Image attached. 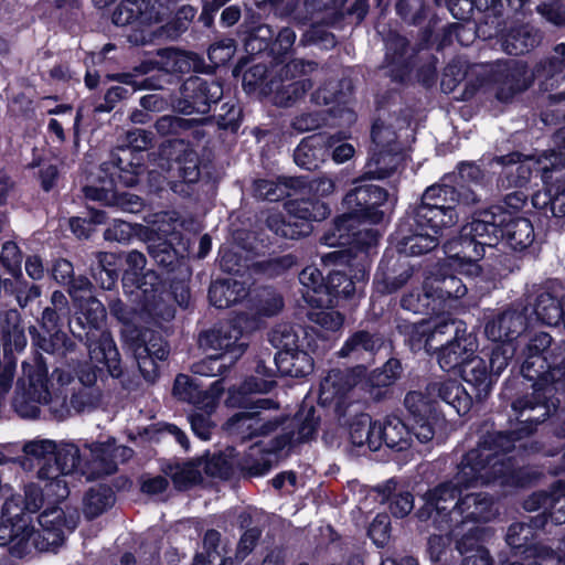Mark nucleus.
Wrapping results in <instances>:
<instances>
[{"instance_id": "f3484780", "label": "nucleus", "mask_w": 565, "mask_h": 565, "mask_svg": "<svg viewBox=\"0 0 565 565\" xmlns=\"http://www.w3.org/2000/svg\"><path fill=\"white\" fill-rule=\"evenodd\" d=\"M173 7V0H156L152 4L148 0H122L111 19L119 26L135 24L143 28L166 21L171 15Z\"/></svg>"}, {"instance_id": "49530a36", "label": "nucleus", "mask_w": 565, "mask_h": 565, "mask_svg": "<svg viewBox=\"0 0 565 565\" xmlns=\"http://www.w3.org/2000/svg\"><path fill=\"white\" fill-rule=\"evenodd\" d=\"M376 433L380 435V446L385 443L388 448L402 451L412 444L411 429L396 416L386 417L383 424L377 423Z\"/></svg>"}, {"instance_id": "13d9d810", "label": "nucleus", "mask_w": 565, "mask_h": 565, "mask_svg": "<svg viewBox=\"0 0 565 565\" xmlns=\"http://www.w3.org/2000/svg\"><path fill=\"white\" fill-rule=\"evenodd\" d=\"M102 399V392L96 386H77L70 388V396L65 395L63 403L65 404V413H82L96 408Z\"/></svg>"}, {"instance_id": "a19ab883", "label": "nucleus", "mask_w": 565, "mask_h": 565, "mask_svg": "<svg viewBox=\"0 0 565 565\" xmlns=\"http://www.w3.org/2000/svg\"><path fill=\"white\" fill-rule=\"evenodd\" d=\"M462 379L472 386L476 399H484L492 388V374L488 371L486 361L475 353L461 369Z\"/></svg>"}, {"instance_id": "e433bc0d", "label": "nucleus", "mask_w": 565, "mask_h": 565, "mask_svg": "<svg viewBox=\"0 0 565 565\" xmlns=\"http://www.w3.org/2000/svg\"><path fill=\"white\" fill-rule=\"evenodd\" d=\"M345 3L347 0H303V20L333 26L344 18Z\"/></svg>"}, {"instance_id": "393cba45", "label": "nucleus", "mask_w": 565, "mask_h": 565, "mask_svg": "<svg viewBox=\"0 0 565 565\" xmlns=\"http://www.w3.org/2000/svg\"><path fill=\"white\" fill-rule=\"evenodd\" d=\"M415 228L401 226L397 232L396 249L406 256H419L433 250L443 236L444 228H431L429 225L423 227L414 221Z\"/></svg>"}, {"instance_id": "4468645a", "label": "nucleus", "mask_w": 565, "mask_h": 565, "mask_svg": "<svg viewBox=\"0 0 565 565\" xmlns=\"http://www.w3.org/2000/svg\"><path fill=\"white\" fill-rule=\"evenodd\" d=\"M317 70L311 61L292 60L285 65L277 66L271 78L266 82L264 92L275 95V103L287 105L301 97L312 87L311 79L305 78Z\"/></svg>"}, {"instance_id": "7ed1b4c3", "label": "nucleus", "mask_w": 565, "mask_h": 565, "mask_svg": "<svg viewBox=\"0 0 565 565\" xmlns=\"http://www.w3.org/2000/svg\"><path fill=\"white\" fill-rule=\"evenodd\" d=\"M3 523L0 525V546L7 547L12 557L21 558L33 550L43 552L61 545L66 532L77 525V514L72 513L62 520V512L47 510L39 515L40 530L31 525L29 518L21 512L19 499L7 500L2 508Z\"/></svg>"}, {"instance_id": "aec40b11", "label": "nucleus", "mask_w": 565, "mask_h": 565, "mask_svg": "<svg viewBox=\"0 0 565 565\" xmlns=\"http://www.w3.org/2000/svg\"><path fill=\"white\" fill-rule=\"evenodd\" d=\"M200 348L204 351L220 352L216 355L235 363L245 352L247 343L243 341L241 328L234 322L222 323L202 332L199 337Z\"/></svg>"}, {"instance_id": "423d86ee", "label": "nucleus", "mask_w": 565, "mask_h": 565, "mask_svg": "<svg viewBox=\"0 0 565 565\" xmlns=\"http://www.w3.org/2000/svg\"><path fill=\"white\" fill-rule=\"evenodd\" d=\"M126 265L122 275L124 290L137 303L136 310L141 318L153 321L172 319L174 309L168 301L169 294L160 277L153 270L142 274L147 265L146 256L132 249L126 255Z\"/></svg>"}, {"instance_id": "603ef678", "label": "nucleus", "mask_w": 565, "mask_h": 565, "mask_svg": "<svg viewBox=\"0 0 565 565\" xmlns=\"http://www.w3.org/2000/svg\"><path fill=\"white\" fill-rule=\"evenodd\" d=\"M299 281L306 289L303 298L309 305L322 307L331 302V299H324L327 297V282H324L323 276L317 267L308 266L302 269L299 274Z\"/></svg>"}, {"instance_id": "9d476101", "label": "nucleus", "mask_w": 565, "mask_h": 565, "mask_svg": "<svg viewBox=\"0 0 565 565\" xmlns=\"http://www.w3.org/2000/svg\"><path fill=\"white\" fill-rule=\"evenodd\" d=\"M286 215L281 212H270L266 218L267 228L276 236L298 239L311 232L312 221L324 220L330 210L319 200L296 199L285 203Z\"/></svg>"}, {"instance_id": "a878e982", "label": "nucleus", "mask_w": 565, "mask_h": 565, "mask_svg": "<svg viewBox=\"0 0 565 565\" xmlns=\"http://www.w3.org/2000/svg\"><path fill=\"white\" fill-rule=\"evenodd\" d=\"M83 191L87 199L99 201L108 206H117L124 212L138 213L143 206V202L138 195L118 193L114 185V179L107 175H99L97 184L86 185Z\"/></svg>"}, {"instance_id": "c9c22d12", "label": "nucleus", "mask_w": 565, "mask_h": 565, "mask_svg": "<svg viewBox=\"0 0 565 565\" xmlns=\"http://www.w3.org/2000/svg\"><path fill=\"white\" fill-rule=\"evenodd\" d=\"M328 157L327 135L317 134L303 138L294 151L297 166L306 170H316Z\"/></svg>"}, {"instance_id": "0e129e2a", "label": "nucleus", "mask_w": 565, "mask_h": 565, "mask_svg": "<svg viewBox=\"0 0 565 565\" xmlns=\"http://www.w3.org/2000/svg\"><path fill=\"white\" fill-rule=\"evenodd\" d=\"M544 523L545 519L536 518L531 523L519 522L511 524L505 535L508 545L513 550L524 548L526 551L531 548L534 546L535 530L542 527Z\"/></svg>"}, {"instance_id": "b1692460", "label": "nucleus", "mask_w": 565, "mask_h": 565, "mask_svg": "<svg viewBox=\"0 0 565 565\" xmlns=\"http://www.w3.org/2000/svg\"><path fill=\"white\" fill-rule=\"evenodd\" d=\"M493 81L495 97L501 102H509L531 84L525 65L516 61L499 63L493 71Z\"/></svg>"}, {"instance_id": "680f3d73", "label": "nucleus", "mask_w": 565, "mask_h": 565, "mask_svg": "<svg viewBox=\"0 0 565 565\" xmlns=\"http://www.w3.org/2000/svg\"><path fill=\"white\" fill-rule=\"evenodd\" d=\"M377 491L382 495V501L388 502V509L396 518L406 516L414 508L413 495L407 491L396 492L394 480H388L383 486H379Z\"/></svg>"}, {"instance_id": "2eb2a0df", "label": "nucleus", "mask_w": 565, "mask_h": 565, "mask_svg": "<svg viewBox=\"0 0 565 565\" xmlns=\"http://www.w3.org/2000/svg\"><path fill=\"white\" fill-rule=\"evenodd\" d=\"M277 407L278 404L270 398H258L248 411L232 416L226 423V429L230 435L242 440L265 436L280 424L277 417L266 415L265 411Z\"/></svg>"}, {"instance_id": "6ab92c4d", "label": "nucleus", "mask_w": 565, "mask_h": 565, "mask_svg": "<svg viewBox=\"0 0 565 565\" xmlns=\"http://www.w3.org/2000/svg\"><path fill=\"white\" fill-rule=\"evenodd\" d=\"M363 383L360 376L350 370H331L320 384L319 401L323 405L334 404L340 417L348 414L351 403L347 399L359 397L358 390Z\"/></svg>"}, {"instance_id": "6e6d98bb", "label": "nucleus", "mask_w": 565, "mask_h": 565, "mask_svg": "<svg viewBox=\"0 0 565 565\" xmlns=\"http://www.w3.org/2000/svg\"><path fill=\"white\" fill-rule=\"evenodd\" d=\"M428 280V290H433L435 299L440 308L445 307L448 299H459L467 294V286L454 275L448 276H430Z\"/></svg>"}, {"instance_id": "58836bf2", "label": "nucleus", "mask_w": 565, "mask_h": 565, "mask_svg": "<svg viewBox=\"0 0 565 565\" xmlns=\"http://www.w3.org/2000/svg\"><path fill=\"white\" fill-rule=\"evenodd\" d=\"M248 291L249 286L246 281L231 277L212 282L209 289V298L214 307L227 308L245 299Z\"/></svg>"}, {"instance_id": "9b49d317", "label": "nucleus", "mask_w": 565, "mask_h": 565, "mask_svg": "<svg viewBox=\"0 0 565 565\" xmlns=\"http://www.w3.org/2000/svg\"><path fill=\"white\" fill-rule=\"evenodd\" d=\"M51 401L47 367L41 355L22 363V376L17 382L13 407L23 418H35L40 414V404Z\"/></svg>"}, {"instance_id": "37998d69", "label": "nucleus", "mask_w": 565, "mask_h": 565, "mask_svg": "<svg viewBox=\"0 0 565 565\" xmlns=\"http://www.w3.org/2000/svg\"><path fill=\"white\" fill-rule=\"evenodd\" d=\"M0 341L3 342L4 352H19L26 345L20 315L15 309H0Z\"/></svg>"}, {"instance_id": "5701e85b", "label": "nucleus", "mask_w": 565, "mask_h": 565, "mask_svg": "<svg viewBox=\"0 0 565 565\" xmlns=\"http://www.w3.org/2000/svg\"><path fill=\"white\" fill-rule=\"evenodd\" d=\"M469 488H460L459 497L450 511V520L458 525L488 522L493 516L492 498L484 492L463 493Z\"/></svg>"}, {"instance_id": "864d4df0", "label": "nucleus", "mask_w": 565, "mask_h": 565, "mask_svg": "<svg viewBox=\"0 0 565 565\" xmlns=\"http://www.w3.org/2000/svg\"><path fill=\"white\" fill-rule=\"evenodd\" d=\"M376 431L377 423H373L367 414L360 413L350 424V440L354 446H366L370 450L375 451L380 448V435Z\"/></svg>"}, {"instance_id": "f704fd0d", "label": "nucleus", "mask_w": 565, "mask_h": 565, "mask_svg": "<svg viewBox=\"0 0 565 565\" xmlns=\"http://www.w3.org/2000/svg\"><path fill=\"white\" fill-rule=\"evenodd\" d=\"M426 393L425 397L430 405L439 398L452 407L458 415H466L472 405V397L457 381L430 383L426 387Z\"/></svg>"}, {"instance_id": "cd10ccee", "label": "nucleus", "mask_w": 565, "mask_h": 565, "mask_svg": "<svg viewBox=\"0 0 565 565\" xmlns=\"http://www.w3.org/2000/svg\"><path fill=\"white\" fill-rule=\"evenodd\" d=\"M405 406L413 415L411 434L419 443H428L434 438L437 416L433 405L420 392H409L405 396Z\"/></svg>"}, {"instance_id": "f8f14e48", "label": "nucleus", "mask_w": 565, "mask_h": 565, "mask_svg": "<svg viewBox=\"0 0 565 565\" xmlns=\"http://www.w3.org/2000/svg\"><path fill=\"white\" fill-rule=\"evenodd\" d=\"M159 60H147L135 66L130 72L117 73L111 79L131 86L132 93L145 89H160L162 84L156 76H148L154 70L166 73L185 72L190 68L189 55L173 47L158 51Z\"/></svg>"}, {"instance_id": "4be33fe9", "label": "nucleus", "mask_w": 565, "mask_h": 565, "mask_svg": "<svg viewBox=\"0 0 565 565\" xmlns=\"http://www.w3.org/2000/svg\"><path fill=\"white\" fill-rule=\"evenodd\" d=\"M509 213L495 207L476 214L472 221L461 227L457 242L472 241L483 247H493L500 239L502 224L508 220Z\"/></svg>"}, {"instance_id": "412c9836", "label": "nucleus", "mask_w": 565, "mask_h": 565, "mask_svg": "<svg viewBox=\"0 0 565 565\" xmlns=\"http://www.w3.org/2000/svg\"><path fill=\"white\" fill-rule=\"evenodd\" d=\"M398 330L401 333L407 335L409 340L413 342V345H417L430 352L433 350H437L443 337L449 335L456 338L459 335L462 330H466V324L462 321L440 318L434 324L425 321L409 322L398 324Z\"/></svg>"}, {"instance_id": "4c0bfd02", "label": "nucleus", "mask_w": 565, "mask_h": 565, "mask_svg": "<svg viewBox=\"0 0 565 565\" xmlns=\"http://www.w3.org/2000/svg\"><path fill=\"white\" fill-rule=\"evenodd\" d=\"M524 509L527 511L543 510V515H548L554 524H563L565 523V492L557 488L551 493H533L525 500Z\"/></svg>"}, {"instance_id": "3c124183", "label": "nucleus", "mask_w": 565, "mask_h": 565, "mask_svg": "<svg viewBox=\"0 0 565 565\" xmlns=\"http://www.w3.org/2000/svg\"><path fill=\"white\" fill-rule=\"evenodd\" d=\"M502 47L511 55L526 53L534 49L541 41L539 31L530 25H521L509 30L502 35Z\"/></svg>"}, {"instance_id": "4d7b16f0", "label": "nucleus", "mask_w": 565, "mask_h": 565, "mask_svg": "<svg viewBox=\"0 0 565 565\" xmlns=\"http://www.w3.org/2000/svg\"><path fill=\"white\" fill-rule=\"evenodd\" d=\"M275 440L269 447H265L263 443H256L249 447L245 456L243 468L252 476H263L268 472L276 460V452L281 449H274Z\"/></svg>"}, {"instance_id": "79ce46f5", "label": "nucleus", "mask_w": 565, "mask_h": 565, "mask_svg": "<svg viewBox=\"0 0 565 565\" xmlns=\"http://www.w3.org/2000/svg\"><path fill=\"white\" fill-rule=\"evenodd\" d=\"M386 68L392 77L402 81L408 71L411 50L405 38L397 33H390L385 42Z\"/></svg>"}, {"instance_id": "052dcab7", "label": "nucleus", "mask_w": 565, "mask_h": 565, "mask_svg": "<svg viewBox=\"0 0 565 565\" xmlns=\"http://www.w3.org/2000/svg\"><path fill=\"white\" fill-rule=\"evenodd\" d=\"M174 148L179 152L175 158V166L180 178L185 183H195L200 179V167L198 153L183 140H175Z\"/></svg>"}, {"instance_id": "338daca9", "label": "nucleus", "mask_w": 565, "mask_h": 565, "mask_svg": "<svg viewBox=\"0 0 565 565\" xmlns=\"http://www.w3.org/2000/svg\"><path fill=\"white\" fill-rule=\"evenodd\" d=\"M544 192H537L533 195V205L536 207H545L550 204L553 215L565 216V181L551 182L545 185Z\"/></svg>"}, {"instance_id": "0eeeda50", "label": "nucleus", "mask_w": 565, "mask_h": 565, "mask_svg": "<svg viewBox=\"0 0 565 565\" xmlns=\"http://www.w3.org/2000/svg\"><path fill=\"white\" fill-rule=\"evenodd\" d=\"M78 308L75 324L87 329L85 343L92 362L104 364L113 377L121 375L119 352L110 333L104 329L106 309L95 297L75 303Z\"/></svg>"}, {"instance_id": "dca6fc26", "label": "nucleus", "mask_w": 565, "mask_h": 565, "mask_svg": "<svg viewBox=\"0 0 565 565\" xmlns=\"http://www.w3.org/2000/svg\"><path fill=\"white\" fill-rule=\"evenodd\" d=\"M223 96L222 85L199 76L189 77L180 87V95L172 100L173 108L182 114H207Z\"/></svg>"}, {"instance_id": "72a5a7b5", "label": "nucleus", "mask_w": 565, "mask_h": 565, "mask_svg": "<svg viewBox=\"0 0 565 565\" xmlns=\"http://www.w3.org/2000/svg\"><path fill=\"white\" fill-rule=\"evenodd\" d=\"M444 249L449 259L452 260L451 266L456 267L461 274L470 277L480 274L478 260L484 256L482 246L472 241H448L445 243Z\"/></svg>"}, {"instance_id": "a18cd8bd", "label": "nucleus", "mask_w": 565, "mask_h": 565, "mask_svg": "<svg viewBox=\"0 0 565 565\" xmlns=\"http://www.w3.org/2000/svg\"><path fill=\"white\" fill-rule=\"evenodd\" d=\"M305 185L302 178H279L277 181L258 180L254 183V195L258 199L271 202L279 201L286 196L297 194V191Z\"/></svg>"}, {"instance_id": "6e6552de", "label": "nucleus", "mask_w": 565, "mask_h": 565, "mask_svg": "<svg viewBox=\"0 0 565 565\" xmlns=\"http://www.w3.org/2000/svg\"><path fill=\"white\" fill-rule=\"evenodd\" d=\"M444 178L443 183L428 186L420 203L414 209L413 220L418 226L429 225L435 231L449 228L458 221L455 203L471 205L479 201L472 189L465 185L454 188Z\"/></svg>"}, {"instance_id": "5fc2aeb1", "label": "nucleus", "mask_w": 565, "mask_h": 565, "mask_svg": "<svg viewBox=\"0 0 565 565\" xmlns=\"http://www.w3.org/2000/svg\"><path fill=\"white\" fill-rule=\"evenodd\" d=\"M178 490L189 489L202 481V469L199 460L168 463L162 468Z\"/></svg>"}, {"instance_id": "1a4fd4ad", "label": "nucleus", "mask_w": 565, "mask_h": 565, "mask_svg": "<svg viewBox=\"0 0 565 565\" xmlns=\"http://www.w3.org/2000/svg\"><path fill=\"white\" fill-rule=\"evenodd\" d=\"M110 313L125 324L124 343L134 355L143 377L153 382L158 376L157 361L168 356V348L160 334L151 330H138L130 326L131 313L120 299L109 303Z\"/></svg>"}, {"instance_id": "de8ad7c7", "label": "nucleus", "mask_w": 565, "mask_h": 565, "mask_svg": "<svg viewBox=\"0 0 565 565\" xmlns=\"http://www.w3.org/2000/svg\"><path fill=\"white\" fill-rule=\"evenodd\" d=\"M383 339L365 330L354 332L343 344L339 354L343 358L361 360L365 356H372L381 349Z\"/></svg>"}, {"instance_id": "e2e57ef3", "label": "nucleus", "mask_w": 565, "mask_h": 565, "mask_svg": "<svg viewBox=\"0 0 565 565\" xmlns=\"http://www.w3.org/2000/svg\"><path fill=\"white\" fill-rule=\"evenodd\" d=\"M403 309L420 315H430L440 311L433 290H428V280L424 281L422 291H412L401 300Z\"/></svg>"}, {"instance_id": "39448f33", "label": "nucleus", "mask_w": 565, "mask_h": 565, "mask_svg": "<svg viewBox=\"0 0 565 565\" xmlns=\"http://www.w3.org/2000/svg\"><path fill=\"white\" fill-rule=\"evenodd\" d=\"M54 467L46 466L40 471V477L44 481V488L38 484H26L24 488V509L28 512L35 513L44 508L47 510H58L62 512V520L68 519L72 513H79L76 509L64 510L61 507L70 495L68 478L78 469L81 463V452L77 445L73 443H57L56 452L53 456Z\"/></svg>"}, {"instance_id": "2f4dec72", "label": "nucleus", "mask_w": 565, "mask_h": 565, "mask_svg": "<svg viewBox=\"0 0 565 565\" xmlns=\"http://www.w3.org/2000/svg\"><path fill=\"white\" fill-rule=\"evenodd\" d=\"M352 93V84L349 79L339 82H329L323 87H320L312 94V102L317 105L338 104L343 105L342 108H331L330 113L334 117L341 118V125H350L355 120L354 113L345 105L349 103Z\"/></svg>"}, {"instance_id": "473e14b6", "label": "nucleus", "mask_w": 565, "mask_h": 565, "mask_svg": "<svg viewBox=\"0 0 565 565\" xmlns=\"http://www.w3.org/2000/svg\"><path fill=\"white\" fill-rule=\"evenodd\" d=\"M477 349L478 343L476 337L462 330L459 335L448 341L446 344H441L438 351L439 366L446 372L457 369L461 371L470 356L476 353Z\"/></svg>"}, {"instance_id": "c03bdc74", "label": "nucleus", "mask_w": 565, "mask_h": 565, "mask_svg": "<svg viewBox=\"0 0 565 565\" xmlns=\"http://www.w3.org/2000/svg\"><path fill=\"white\" fill-rule=\"evenodd\" d=\"M500 238L514 250L527 248L534 241V230L532 223L525 217H512L509 214L508 220L502 224Z\"/></svg>"}, {"instance_id": "c756f323", "label": "nucleus", "mask_w": 565, "mask_h": 565, "mask_svg": "<svg viewBox=\"0 0 565 565\" xmlns=\"http://www.w3.org/2000/svg\"><path fill=\"white\" fill-rule=\"evenodd\" d=\"M412 275V266L406 259L385 255L374 276V287L380 294H392L401 289Z\"/></svg>"}, {"instance_id": "c85d7f7f", "label": "nucleus", "mask_w": 565, "mask_h": 565, "mask_svg": "<svg viewBox=\"0 0 565 565\" xmlns=\"http://www.w3.org/2000/svg\"><path fill=\"white\" fill-rule=\"evenodd\" d=\"M527 327L523 311L508 309L489 318L484 326L486 337L494 342L512 343Z\"/></svg>"}, {"instance_id": "69168bd1", "label": "nucleus", "mask_w": 565, "mask_h": 565, "mask_svg": "<svg viewBox=\"0 0 565 565\" xmlns=\"http://www.w3.org/2000/svg\"><path fill=\"white\" fill-rule=\"evenodd\" d=\"M114 501V492L109 487H93L83 499V512L86 518L94 519L108 510Z\"/></svg>"}, {"instance_id": "f257e3e1", "label": "nucleus", "mask_w": 565, "mask_h": 565, "mask_svg": "<svg viewBox=\"0 0 565 565\" xmlns=\"http://www.w3.org/2000/svg\"><path fill=\"white\" fill-rule=\"evenodd\" d=\"M515 448L511 434L493 431L487 434L475 449L462 458L454 478L424 495V505L417 514L420 520H431L440 531L455 525L450 511L459 497L460 488L489 484L501 479L509 483L513 478L514 466L508 454Z\"/></svg>"}, {"instance_id": "7c9ffc66", "label": "nucleus", "mask_w": 565, "mask_h": 565, "mask_svg": "<svg viewBox=\"0 0 565 565\" xmlns=\"http://www.w3.org/2000/svg\"><path fill=\"white\" fill-rule=\"evenodd\" d=\"M57 443L52 439L35 438L28 440L22 446L23 456L19 458V465L24 471H32L36 468V481L28 484H38L44 488V481L40 477V471L47 465L54 467L53 456L56 452Z\"/></svg>"}, {"instance_id": "bf43d9fd", "label": "nucleus", "mask_w": 565, "mask_h": 565, "mask_svg": "<svg viewBox=\"0 0 565 565\" xmlns=\"http://www.w3.org/2000/svg\"><path fill=\"white\" fill-rule=\"evenodd\" d=\"M294 422L297 431L292 430L276 437L274 449H285L287 446L308 441L315 436L318 423L312 408L309 409L306 417H297Z\"/></svg>"}, {"instance_id": "8fccbe9b", "label": "nucleus", "mask_w": 565, "mask_h": 565, "mask_svg": "<svg viewBox=\"0 0 565 565\" xmlns=\"http://www.w3.org/2000/svg\"><path fill=\"white\" fill-rule=\"evenodd\" d=\"M274 364L278 373L291 377L306 376L313 370L312 358L299 349L290 353H277Z\"/></svg>"}, {"instance_id": "20e7f679", "label": "nucleus", "mask_w": 565, "mask_h": 565, "mask_svg": "<svg viewBox=\"0 0 565 565\" xmlns=\"http://www.w3.org/2000/svg\"><path fill=\"white\" fill-rule=\"evenodd\" d=\"M365 178L364 175L355 180L356 185L344 196L343 204L348 212L335 221L333 231L321 238L324 245L344 247L351 244H370L375 238L372 230L354 231V223H380L385 213L380 206L386 203L387 192L375 184H362Z\"/></svg>"}, {"instance_id": "ddd939ff", "label": "nucleus", "mask_w": 565, "mask_h": 565, "mask_svg": "<svg viewBox=\"0 0 565 565\" xmlns=\"http://www.w3.org/2000/svg\"><path fill=\"white\" fill-rule=\"evenodd\" d=\"M520 158L521 154L512 153L500 159L503 164H507L505 177L511 186H525L531 181L533 172L540 174L545 185L553 181L561 182L562 175H565L562 152L552 151L550 154L544 153L537 158L527 157L523 161H520Z\"/></svg>"}, {"instance_id": "774afa93", "label": "nucleus", "mask_w": 565, "mask_h": 565, "mask_svg": "<svg viewBox=\"0 0 565 565\" xmlns=\"http://www.w3.org/2000/svg\"><path fill=\"white\" fill-rule=\"evenodd\" d=\"M534 76L539 78L552 79L561 76L565 77V43L554 46L553 55L541 61L534 70Z\"/></svg>"}, {"instance_id": "ea45409f", "label": "nucleus", "mask_w": 565, "mask_h": 565, "mask_svg": "<svg viewBox=\"0 0 565 565\" xmlns=\"http://www.w3.org/2000/svg\"><path fill=\"white\" fill-rule=\"evenodd\" d=\"M95 461L99 462L98 472L110 475L118 462H125L132 456V449L116 445L114 441L86 444Z\"/></svg>"}, {"instance_id": "a211bd4d", "label": "nucleus", "mask_w": 565, "mask_h": 565, "mask_svg": "<svg viewBox=\"0 0 565 565\" xmlns=\"http://www.w3.org/2000/svg\"><path fill=\"white\" fill-rule=\"evenodd\" d=\"M151 145V134L143 129H132L126 132L125 147L113 153V164L117 169L118 181L125 186H134L139 181L143 168L134 150L142 151Z\"/></svg>"}, {"instance_id": "09e8293b", "label": "nucleus", "mask_w": 565, "mask_h": 565, "mask_svg": "<svg viewBox=\"0 0 565 565\" xmlns=\"http://www.w3.org/2000/svg\"><path fill=\"white\" fill-rule=\"evenodd\" d=\"M402 160L399 147L373 148L367 162V179H384L397 169Z\"/></svg>"}, {"instance_id": "bb28decb", "label": "nucleus", "mask_w": 565, "mask_h": 565, "mask_svg": "<svg viewBox=\"0 0 565 565\" xmlns=\"http://www.w3.org/2000/svg\"><path fill=\"white\" fill-rule=\"evenodd\" d=\"M146 243L150 257L169 271L182 264L188 252V243L182 242L178 233H171L166 238L149 235Z\"/></svg>"}, {"instance_id": "f03ea898", "label": "nucleus", "mask_w": 565, "mask_h": 565, "mask_svg": "<svg viewBox=\"0 0 565 565\" xmlns=\"http://www.w3.org/2000/svg\"><path fill=\"white\" fill-rule=\"evenodd\" d=\"M521 373L533 382L534 391L531 397L525 396L513 403V409L519 413L518 419L524 424L509 433L514 443L530 435L532 424L544 422L555 409L552 391L565 393V341L552 343L550 334H535L524 350Z\"/></svg>"}]
</instances>
